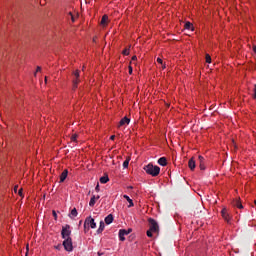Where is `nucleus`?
Returning a JSON list of instances; mask_svg holds the SVG:
<instances>
[{
    "label": "nucleus",
    "mask_w": 256,
    "mask_h": 256,
    "mask_svg": "<svg viewBox=\"0 0 256 256\" xmlns=\"http://www.w3.org/2000/svg\"><path fill=\"white\" fill-rule=\"evenodd\" d=\"M144 171L152 177H157V175L161 173V168L159 166H154L153 164H148L144 166Z\"/></svg>",
    "instance_id": "obj_1"
},
{
    "label": "nucleus",
    "mask_w": 256,
    "mask_h": 256,
    "mask_svg": "<svg viewBox=\"0 0 256 256\" xmlns=\"http://www.w3.org/2000/svg\"><path fill=\"white\" fill-rule=\"evenodd\" d=\"M88 226V228H87ZM95 229L97 227V223H95V219H93L91 216L87 217L84 222V231H87V229Z\"/></svg>",
    "instance_id": "obj_2"
},
{
    "label": "nucleus",
    "mask_w": 256,
    "mask_h": 256,
    "mask_svg": "<svg viewBox=\"0 0 256 256\" xmlns=\"http://www.w3.org/2000/svg\"><path fill=\"white\" fill-rule=\"evenodd\" d=\"M62 239H69L71 238V226L69 224H66L62 227L61 231Z\"/></svg>",
    "instance_id": "obj_3"
},
{
    "label": "nucleus",
    "mask_w": 256,
    "mask_h": 256,
    "mask_svg": "<svg viewBox=\"0 0 256 256\" xmlns=\"http://www.w3.org/2000/svg\"><path fill=\"white\" fill-rule=\"evenodd\" d=\"M148 223L150 231H153V233H159V224L157 223V221H155V219L149 218Z\"/></svg>",
    "instance_id": "obj_4"
},
{
    "label": "nucleus",
    "mask_w": 256,
    "mask_h": 256,
    "mask_svg": "<svg viewBox=\"0 0 256 256\" xmlns=\"http://www.w3.org/2000/svg\"><path fill=\"white\" fill-rule=\"evenodd\" d=\"M62 245H63L65 251H68V252L73 251V239H71V238L64 239Z\"/></svg>",
    "instance_id": "obj_5"
},
{
    "label": "nucleus",
    "mask_w": 256,
    "mask_h": 256,
    "mask_svg": "<svg viewBox=\"0 0 256 256\" xmlns=\"http://www.w3.org/2000/svg\"><path fill=\"white\" fill-rule=\"evenodd\" d=\"M73 75H74V78L72 80V83H73V89H77V85H79V82L81 81L79 79L80 75H79V70H76L73 72Z\"/></svg>",
    "instance_id": "obj_6"
},
{
    "label": "nucleus",
    "mask_w": 256,
    "mask_h": 256,
    "mask_svg": "<svg viewBox=\"0 0 256 256\" xmlns=\"http://www.w3.org/2000/svg\"><path fill=\"white\" fill-rule=\"evenodd\" d=\"M131 231H133L131 228H129L128 230L120 229L119 230L120 241H125V235H129V233H131Z\"/></svg>",
    "instance_id": "obj_7"
},
{
    "label": "nucleus",
    "mask_w": 256,
    "mask_h": 256,
    "mask_svg": "<svg viewBox=\"0 0 256 256\" xmlns=\"http://www.w3.org/2000/svg\"><path fill=\"white\" fill-rule=\"evenodd\" d=\"M221 215L223 217V219L229 223V221H231V216L229 215V212L227 210V208H223L222 211H221Z\"/></svg>",
    "instance_id": "obj_8"
},
{
    "label": "nucleus",
    "mask_w": 256,
    "mask_h": 256,
    "mask_svg": "<svg viewBox=\"0 0 256 256\" xmlns=\"http://www.w3.org/2000/svg\"><path fill=\"white\" fill-rule=\"evenodd\" d=\"M129 123H131V119L127 118V116H125L124 118H122L119 122V127H123L125 125H129Z\"/></svg>",
    "instance_id": "obj_9"
},
{
    "label": "nucleus",
    "mask_w": 256,
    "mask_h": 256,
    "mask_svg": "<svg viewBox=\"0 0 256 256\" xmlns=\"http://www.w3.org/2000/svg\"><path fill=\"white\" fill-rule=\"evenodd\" d=\"M67 175H69V170L65 169L60 175V183H63L67 179Z\"/></svg>",
    "instance_id": "obj_10"
},
{
    "label": "nucleus",
    "mask_w": 256,
    "mask_h": 256,
    "mask_svg": "<svg viewBox=\"0 0 256 256\" xmlns=\"http://www.w3.org/2000/svg\"><path fill=\"white\" fill-rule=\"evenodd\" d=\"M109 21V16H107L106 14L102 16L100 25H102L103 27H106L107 23Z\"/></svg>",
    "instance_id": "obj_11"
},
{
    "label": "nucleus",
    "mask_w": 256,
    "mask_h": 256,
    "mask_svg": "<svg viewBox=\"0 0 256 256\" xmlns=\"http://www.w3.org/2000/svg\"><path fill=\"white\" fill-rule=\"evenodd\" d=\"M188 167L191 171H195V167H196V164H195V159L191 158L188 162Z\"/></svg>",
    "instance_id": "obj_12"
},
{
    "label": "nucleus",
    "mask_w": 256,
    "mask_h": 256,
    "mask_svg": "<svg viewBox=\"0 0 256 256\" xmlns=\"http://www.w3.org/2000/svg\"><path fill=\"white\" fill-rule=\"evenodd\" d=\"M99 198V196L96 197L95 195H93L89 202L90 207H95V203L97 202V200H99Z\"/></svg>",
    "instance_id": "obj_13"
},
{
    "label": "nucleus",
    "mask_w": 256,
    "mask_h": 256,
    "mask_svg": "<svg viewBox=\"0 0 256 256\" xmlns=\"http://www.w3.org/2000/svg\"><path fill=\"white\" fill-rule=\"evenodd\" d=\"M232 205H233L234 207H237V209H243V204H241V201H239L238 199L234 200V201L232 202Z\"/></svg>",
    "instance_id": "obj_14"
},
{
    "label": "nucleus",
    "mask_w": 256,
    "mask_h": 256,
    "mask_svg": "<svg viewBox=\"0 0 256 256\" xmlns=\"http://www.w3.org/2000/svg\"><path fill=\"white\" fill-rule=\"evenodd\" d=\"M105 223H106V225H111V223H113V214H109V215L105 218Z\"/></svg>",
    "instance_id": "obj_15"
},
{
    "label": "nucleus",
    "mask_w": 256,
    "mask_h": 256,
    "mask_svg": "<svg viewBox=\"0 0 256 256\" xmlns=\"http://www.w3.org/2000/svg\"><path fill=\"white\" fill-rule=\"evenodd\" d=\"M158 164H160L162 167L167 166V158L161 157V158L158 160Z\"/></svg>",
    "instance_id": "obj_16"
},
{
    "label": "nucleus",
    "mask_w": 256,
    "mask_h": 256,
    "mask_svg": "<svg viewBox=\"0 0 256 256\" xmlns=\"http://www.w3.org/2000/svg\"><path fill=\"white\" fill-rule=\"evenodd\" d=\"M105 230V222L103 221H100V225H99V228L97 230V233H103V231Z\"/></svg>",
    "instance_id": "obj_17"
},
{
    "label": "nucleus",
    "mask_w": 256,
    "mask_h": 256,
    "mask_svg": "<svg viewBox=\"0 0 256 256\" xmlns=\"http://www.w3.org/2000/svg\"><path fill=\"white\" fill-rule=\"evenodd\" d=\"M100 183H102L103 185H105V183H109V176L108 175H104L100 178Z\"/></svg>",
    "instance_id": "obj_18"
},
{
    "label": "nucleus",
    "mask_w": 256,
    "mask_h": 256,
    "mask_svg": "<svg viewBox=\"0 0 256 256\" xmlns=\"http://www.w3.org/2000/svg\"><path fill=\"white\" fill-rule=\"evenodd\" d=\"M184 29H188L189 31H193V24L191 22H186L184 25Z\"/></svg>",
    "instance_id": "obj_19"
},
{
    "label": "nucleus",
    "mask_w": 256,
    "mask_h": 256,
    "mask_svg": "<svg viewBox=\"0 0 256 256\" xmlns=\"http://www.w3.org/2000/svg\"><path fill=\"white\" fill-rule=\"evenodd\" d=\"M124 199H126V201H128L129 206L128 207H133L135 204L133 203V200L130 199V197L128 195H124L123 196Z\"/></svg>",
    "instance_id": "obj_20"
},
{
    "label": "nucleus",
    "mask_w": 256,
    "mask_h": 256,
    "mask_svg": "<svg viewBox=\"0 0 256 256\" xmlns=\"http://www.w3.org/2000/svg\"><path fill=\"white\" fill-rule=\"evenodd\" d=\"M72 217H77L78 213H77V208H73L71 210V214H70Z\"/></svg>",
    "instance_id": "obj_21"
},
{
    "label": "nucleus",
    "mask_w": 256,
    "mask_h": 256,
    "mask_svg": "<svg viewBox=\"0 0 256 256\" xmlns=\"http://www.w3.org/2000/svg\"><path fill=\"white\" fill-rule=\"evenodd\" d=\"M157 63H159L160 65H162V69H165V64H163V59L161 58H157Z\"/></svg>",
    "instance_id": "obj_22"
},
{
    "label": "nucleus",
    "mask_w": 256,
    "mask_h": 256,
    "mask_svg": "<svg viewBox=\"0 0 256 256\" xmlns=\"http://www.w3.org/2000/svg\"><path fill=\"white\" fill-rule=\"evenodd\" d=\"M198 161L200 165H203V163H205V158L203 156H198Z\"/></svg>",
    "instance_id": "obj_23"
},
{
    "label": "nucleus",
    "mask_w": 256,
    "mask_h": 256,
    "mask_svg": "<svg viewBox=\"0 0 256 256\" xmlns=\"http://www.w3.org/2000/svg\"><path fill=\"white\" fill-rule=\"evenodd\" d=\"M127 167H129V159H127V160H125V161L123 162V168H124V169H127Z\"/></svg>",
    "instance_id": "obj_24"
},
{
    "label": "nucleus",
    "mask_w": 256,
    "mask_h": 256,
    "mask_svg": "<svg viewBox=\"0 0 256 256\" xmlns=\"http://www.w3.org/2000/svg\"><path fill=\"white\" fill-rule=\"evenodd\" d=\"M146 233L147 237H153V230L149 229Z\"/></svg>",
    "instance_id": "obj_25"
},
{
    "label": "nucleus",
    "mask_w": 256,
    "mask_h": 256,
    "mask_svg": "<svg viewBox=\"0 0 256 256\" xmlns=\"http://www.w3.org/2000/svg\"><path fill=\"white\" fill-rule=\"evenodd\" d=\"M122 55H129V48H125V49L122 51Z\"/></svg>",
    "instance_id": "obj_26"
},
{
    "label": "nucleus",
    "mask_w": 256,
    "mask_h": 256,
    "mask_svg": "<svg viewBox=\"0 0 256 256\" xmlns=\"http://www.w3.org/2000/svg\"><path fill=\"white\" fill-rule=\"evenodd\" d=\"M206 63H211V56L206 54Z\"/></svg>",
    "instance_id": "obj_27"
},
{
    "label": "nucleus",
    "mask_w": 256,
    "mask_h": 256,
    "mask_svg": "<svg viewBox=\"0 0 256 256\" xmlns=\"http://www.w3.org/2000/svg\"><path fill=\"white\" fill-rule=\"evenodd\" d=\"M201 171H205V163L200 164Z\"/></svg>",
    "instance_id": "obj_28"
},
{
    "label": "nucleus",
    "mask_w": 256,
    "mask_h": 256,
    "mask_svg": "<svg viewBox=\"0 0 256 256\" xmlns=\"http://www.w3.org/2000/svg\"><path fill=\"white\" fill-rule=\"evenodd\" d=\"M71 140L72 141H77V135L76 134L72 135Z\"/></svg>",
    "instance_id": "obj_29"
},
{
    "label": "nucleus",
    "mask_w": 256,
    "mask_h": 256,
    "mask_svg": "<svg viewBox=\"0 0 256 256\" xmlns=\"http://www.w3.org/2000/svg\"><path fill=\"white\" fill-rule=\"evenodd\" d=\"M253 99H256V84L254 85V94H253Z\"/></svg>",
    "instance_id": "obj_30"
},
{
    "label": "nucleus",
    "mask_w": 256,
    "mask_h": 256,
    "mask_svg": "<svg viewBox=\"0 0 256 256\" xmlns=\"http://www.w3.org/2000/svg\"><path fill=\"white\" fill-rule=\"evenodd\" d=\"M95 191H96L97 193H99V191H100V189H99V184L96 185Z\"/></svg>",
    "instance_id": "obj_31"
},
{
    "label": "nucleus",
    "mask_w": 256,
    "mask_h": 256,
    "mask_svg": "<svg viewBox=\"0 0 256 256\" xmlns=\"http://www.w3.org/2000/svg\"><path fill=\"white\" fill-rule=\"evenodd\" d=\"M133 73V67L129 66V74L131 75Z\"/></svg>",
    "instance_id": "obj_32"
},
{
    "label": "nucleus",
    "mask_w": 256,
    "mask_h": 256,
    "mask_svg": "<svg viewBox=\"0 0 256 256\" xmlns=\"http://www.w3.org/2000/svg\"><path fill=\"white\" fill-rule=\"evenodd\" d=\"M18 195H23V188H21L19 191H18Z\"/></svg>",
    "instance_id": "obj_33"
},
{
    "label": "nucleus",
    "mask_w": 256,
    "mask_h": 256,
    "mask_svg": "<svg viewBox=\"0 0 256 256\" xmlns=\"http://www.w3.org/2000/svg\"><path fill=\"white\" fill-rule=\"evenodd\" d=\"M39 71H41V67H37V69H36V73H39Z\"/></svg>",
    "instance_id": "obj_34"
},
{
    "label": "nucleus",
    "mask_w": 256,
    "mask_h": 256,
    "mask_svg": "<svg viewBox=\"0 0 256 256\" xmlns=\"http://www.w3.org/2000/svg\"><path fill=\"white\" fill-rule=\"evenodd\" d=\"M110 139H111V141H115V135H112V136L110 137Z\"/></svg>",
    "instance_id": "obj_35"
},
{
    "label": "nucleus",
    "mask_w": 256,
    "mask_h": 256,
    "mask_svg": "<svg viewBox=\"0 0 256 256\" xmlns=\"http://www.w3.org/2000/svg\"><path fill=\"white\" fill-rule=\"evenodd\" d=\"M53 216L57 219V212L53 211Z\"/></svg>",
    "instance_id": "obj_36"
},
{
    "label": "nucleus",
    "mask_w": 256,
    "mask_h": 256,
    "mask_svg": "<svg viewBox=\"0 0 256 256\" xmlns=\"http://www.w3.org/2000/svg\"><path fill=\"white\" fill-rule=\"evenodd\" d=\"M132 61H137V56H133Z\"/></svg>",
    "instance_id": "obj_37"
},
{
    "label": "nucleus",
    "mask_w": 256,
    "mask_h": 256,
    "mask_svg": "<svg viewBox=\"0 0 256 256\" xmlns=\"http://www.w3.org/2000/svg\"><path fill=\"white\" fill-rule=\"evenodd\" d=\"M18 187H19V186H15V187H14V193H17Z\"/></svg>",
    "instance_id": "obj_38"
},
{
    "label": "nucleus",
    "mask_w": 256,
    "mask_h": 256,
    "mask_svg": "<svg viewBox=\"0 0 256 256\" xmlns=\"http://www.w3.org/2000/svg\"><path fill=\"white\" fill-rule=\"evenodd\" d=\"M253 51L254 53H256V46H253Z\"/></svg>",
    "instance_id": "obj_39"
},
{
    "label": "nucleus",
    "mask_w": 256,
    "mask_h": 256,
    "mask_svg": "<svg viewBox=\"0 0 256 256\" xmlns=\"http://www.w3.org/2000/svg\"><path fill=\"white\" fill-rule=\"evenodd\" d=\"M71 17H72V21L75 22V17H73V15H71Z\"/></svg>",
    "instance_id": "obj_40"
},
{
    "label": "nucleus",
    "mask_w": 256,
    "mask_h": 256,
    "mask_svg": "<svg viewBox=\"0 0 256 256\" xmlns=\"http://www.w3.org/2000/svg\"><path fill=\"white\" fill-rule=\"evenodd\" d=\"M82 223H83V221H80V222H79V225H81Z\"/></svg>",
    "instance_id": "obj_41"
},
{
    "label": "nucleus",
    "mask_w": 256,
    "mask_h": 256,
    "mask_svg": "<svg viewBox=\"0 0 256 256\" xmlns=\"http://www.w3.org/2000/svg\"><path fill=\"white\" fill-rule=\"evenodd\" d=\"M45 82L47 83V77H45Z\"/></svg>",
    "instance_id": "obj_42"
}]
</instances>
